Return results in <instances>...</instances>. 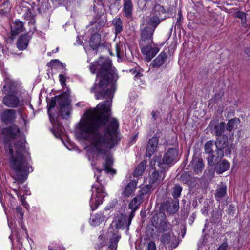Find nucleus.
I'll return each instance as SVG.
<instances>
[{
    "label": "nucleus",
    "mask_w": 250,
    "mask_h": 250,
    "mask_svg": "<svg viewBox=\"0 0 250 250\" xmlns=\"http://www.w3.org/2000/svg\"><path fill=\"white\" fill-rule=\"evenodd\" d=\"M109 104L108 101L100 104L98 108L102 112H93L80 121L77 133L81 139H89L93 151L103 155L105 161L104 170L108 173L115 174L116 170L111 167L113 159L107 150L114 147L119 141L117 135L119 124L116 119L111 117V113L103 112L109 111Z\"/></svg>",
    "instance_id": "1"
},
{
    "label": "nucleus",
    "mask_w": 250,
    "mask_h": 250,
    "mask_svg": "<svg viewBox=\"0 0 250 250\" xmlns=\"http://www.w3.org/2000/svg\"><path fill=\"white\" fill-rule=\"evenodd\" d=\"M20 130L13 125L2 129L3 142L6 155L8 157L11 169L12 177L19 183L22 184L27 179L29 173L31 157L25 147V139L19 136Z\"/></svg>",
    "instance_id": "2"
},
{
    "label": "nucleus",
    "mask_w": 250,
    "mask_h": 250,
    "mask_svg": "<svg viewBox=\"0 0 250 250\" xmlns=\"http://www.w3.org/2000/svg\"><path fill=\"white\" fill-rule=\"evenodd\" d=\"M89 68L93 74L95 73L96 70H98L97 75L100 79L99 86L100 89H103L95 94L96 99H105L106 100L99 104L96 109L87 112V115H90L93 112H102L98 108L99 105L104 104L106 101L110 102V104L108 105L109 111L103 112L104 114L111 113L110 105L116 89L115 83L118 79L115 68L112 67V62L110 60L101 58L97 62L91 64Z\"/></svg>",
    "instance_id": "3"
},
{
    "label": "nucleus",
    "mask_w": 250,
    "mask_h": 250,
    "mask_svg": "<svg viewBox=\"0 0 250 250\" xmlns=\"http://www.w3.org/2000/svg\"><path fill=\"white\" fill-rule=\"evenodd\" d=\"M178 158V151L176 149L170 148L164 155L162 160L159 157H156L155 162L161 169L167 170L172 163L176 161Z\"/></svg>",
    "instance_id": "4"
},
{
    "label": "nucleus",
    "mask_w": 250,
    "mask_h": 250,
    "mask_svg": "<svg viewBox=\"0 0 250 250\" xmlns=\"http://www.w3.org/2000/svg\"><path fill=\"white\" fill-rule=\"evenodd\" d=\"M152 224L159 232L172 230V226L167 220L166 216L163 212H160L153 216Z\"/></svg>",
    "instance_id": "5"
},
{
    "label": "nucleus",
    "mask_w": 250,
    "mask_h": 250,
    "mask_svg": "<svg viewBox=\"0 0 250 250\" xmlns=\"http://www.w3.org/2000/svg\"><path fill=\"white\" fill-rule=\"evenodd\" d=\"M216 146L215 153L217 158H222L224 156L230 155L231 153V149L228 146V139L227 135L217 138L214 143Z\"/></svg>",
    "instance_id": "6"
},
{
    "label": "nucleus",
    "mask_w": 250,
    "mask_h": 250,
    "mask_svg": "<svg viewBox=\"0 0 250 250\" xmlns=\"http://www.w3.org/2000/svg\"><path fill=\"white\" fill-rule=\"evenodd\" d=\"M133 217L132 214L127 215L126 214L122 213L116 216L112 224L117 229H125L126 227V230L128 231Z\"/></svg>",
    "instance_id": "7"
},
{
    "label": "nucleus",
    "mask_w": 250,
    "mask_h": 250,
    "mask_svg": "<svg viewBox=\"0 0 250 250\" xmlns=\"http://www.w3.org/2000/svg\"><path fill=\"white\" fill-rule=\"evenodd\" d=\"M92 190L93 192L95 190L96 192V197L94 198L92 197L90 200L91 208L92 211H94L103 203V199L106 195V193L103 187H97L96 186L93 185Z\"/></svg>",
    "instance_id": "8"
},
{
    "label": "nucleus",
    "mask_w": 250,
    "mask_h": 250,
    "mask_svg": "<svg viewBox=\"0 0 250 250\" xmlns=\"http://www.w3.org/2000/svg\"><path fill=\"white\" fill-rule=\"evenodd\" d=\"M154 32L153 28H150L146 26L141 29V38L139 41V46L146 44H154L153 35Z\"/></svg>",
    "instance_id": "9"
},
{
    "label": "nucleus",
    "mask_w": 250,
    "mask_h": 250,
    "mask_svg": "<svg viewBox=\"0 0 250 250\" xmlns=\"http://www.w3.org/2000/svg\"><path fill=\"white\" fill-rule=\"evenodd\" d=\"M214 145L213 141L209 140L206 142L204 146L205 153L208 155L207 158L208 163L211 166H214L220 159V158H217V154L213 151Z\"/></svg>",
    "instance_id": "10"
},
{
    "label": "nucleus",
    "mask_w": 250,
    "mask_h": 250,
    "mask_svg": "<svg viewBox=\"0 0 250 250\" xmlns=\"http://www.w3.org/2000/svg\"><path fill=\"white\" fill-rule=\"evenodd\" d=\"M226 124L224 122H219L217 120H213L210 122L208 127L211 133H213L218 138L225 136L224 133L226 131Z\"/></svg>",
    "instance_id": "11"
},
{
    "label": "nucleus",
    "mask_w": 250,
    "mask_h": 250,
    "mask_svg": "<svg viewBox=\"0 0 250 250\" xmlns=\"http://www.w3.org/2000/svg\"><path fill=\"white\" fill-rule=\"evenodd\" d=\"M152 45L146 44L144 46H140L142 53L145 56L147 62H150L159 51L156 45L153 47Z\"/></svg>",
    "instance_id": "12"
},
{
    "label": "nucleus",
    "mask_w": 250,
    "mask_h": 250,
    "mask_svg": "<svg viewBox=\"0 0 250 250\" xmlns=\"http://www.w3.org/2000/svg\"><path fill=\"white\" fill-rule=\"evenodd\" d=\"M179 200H173L171 202L166 201L161 204L160 209L172 214L176 213L179 209Z\"/></svg>",
    "instance_id": "13"
},
{
    "label": "nucleus",
    "mask_w": 250,
    "mask_h": 250,
    "mask_svg": "<svg viewBox=\"0 0 250 250\" xmlns=\"http://www.w3.org/2000/svg\"><path fill=\"white\" fill-rule=\"evenodd\" d=\"M161 241L164 245L165 248H163V250H172L178 245V242L176 238L173 239L171 240V235L169 233H165L162 235Z\"/></svg>",
    "instance_id": "14"
},
{
    "label": "nucleus",
    "mask_w": 250,
    "mask_h": 250,
    "mask_svg": "<svg viewBox=\"0 0 250 250\" xmlns=\"http://www.w3.org/2000/svg\"><path fill=\"white\" fill-rule=\"evenodd\" d=\"M17 84L16 83L11 79L6 78L4 80V83L1 91L3 94L7 95L8 94H16Z\"/></svg>",
    "instance_id": "15"
},
{
    "label": "nucleus",
    "mask_w": 250,
    "mask_h": 250,
    "mask_svg": "<svg viewBox=\"0 0 250 250\" xmlns=\"http://www.w3.org/2000/svg\"><path fill=\"white\" fill-rule=\"evenodd\" d=\"M16 94H8L3 98V104L8 107L17 108L20 104V99Z\"/></svg>",
    "instance_id": "16"
},
{
    "label": "nucleus",
    "mask_w": 250,
    "mask_h": 250,
    "mask_svg": "<svg viewBox=\"0 0 250 250\" xmlns=\"http://www.w3.org/2000/svg\"><path fill=\"white\" fill-rule=\"evenodd\" d=\"M189 167L197 174L201 173L204 168V164L202 158L194 155Z\"/></svg>",
    "instance_id": "17"
},
{
    "label": "nucleus",
    "mask_w": 250,
    "mask_h": 250,
    "mask_svg": "<svg viewBox=\"0 0 250 250\" xmlns=\"http://www.w3.org/2000/svg\"><path fill=\"white\" fill-rule=\"evenodd\" d=\"M31 38V36L28 34L21 35L18 39L16 43L17 48L21 51L25 50L28 47Z\"/></svg>",
    "instance_id": "18"
},
{
    "label": "nucleus",
    "mask_w": 250,
    "mask_h": 250,
    "mask_svg": "<svg viewBox=\"0 0 250 250\" xmlns=\"http://www.w3.org/2000/svg\"><path fill=\"white\" fill-rule=\"evenodd\" d=\"M159 139L156 137H153L149 140L146 148V156L151 157L155 152L158 146Z\"/></svg>",
    "instance_id": "19"
},
{
    "label": "nucleus",
    "mask_w": 250,
    "mask_h": 250,
    "mask_svg": "<svg viewBox=\"0 0 250 250\" xmlns=\"http://www.w3.org/2000/svg\"><path fill=\"white\" fill-rule=\"evenodd\" d=\"M15 118L16 112L13 109H5L1 114V121L5 124L12 123Z\"/></svg>",
    "instance_id": "20"
},
{
    "label": "nucleus",
    "mask_w": 250,
    "mask_h": 250,
    "mask_svg": "<svg viewBox=\"0 0 250 250\" xmlns=\"http://www.w3.org/2000/svg\"><path fill=\"white\" fill-rule=\"evenodd\" d=\"M166 171L162 169H161L160 172L154 170L150 176V183L154 184L155 183L159 184L162 182L165 178V172Z\"/></svg>",
    "instance_id": "21"
},
{
    "label": "nucleus",
    "mask_w": 250,
    "mask_h": 250,
    "mask_svg": "<svg viewBox=\"0 0 250 250\" xmlns=\"http://www.w3.org/2000/svg\"><path fill=\"white\" fill-rule=\"evenodd\" d=\"M167 58V55L165 51H162L150 64V66L153 68H158L161 66Z\"/></svg>",
    "instance_id": "22"
},
{
    "label": "nucleus",
    "mask_w": 250,
    "mask_h": 250,
    "mask_svg": "<svg viewBox=\"0 0 250 250\" xmlns=\"http://www.w3.org/2000/svg\"><path fill=\"white\" fill-rule=\"evenodd\" d=\"M23 29V22L19 20H16L13 23V25L11 26V35L10 36V39L13 41L15 36L22 32Z\"/></svg>",
    "instance_id": "23"
},
{
    "label": "nucleus",
    "mask_w": 250,
    "mask_h": 250,
    "mask_svg": "<svg viewBox=\"0 0 250 250\" xmlns=\"http://www.w3.org/2000/svg\"><path fill=\"white\" fill-rule=\"evenodd\" d=\"M214 166L215 171L219 174L223 173L230 167L229 163L226 159H223L220 162L218 161Z\"/></svg>",
    "instance_id": "24"
},
{
    "label": "nucleus",
    "mask_w": 250,
    "mask_h": 250,
    "mask_svg": "<svg viewBox=\"0 0 250 250\" xmlns=\"http://www.w3.org/2000/svg\"><path fill=\"white\" fill-rule=\"evenodd\" d=\"M142 199L143 198L141 196H137L130 201L128 205L129 209L131 210L129 214H132V216L134 217L135 212L142 203Z\"/></svg>",
    "instance_id": "25"
},
{
    "label": "nucleus",
    "mask_w": 250,
    "mask_h": 250,
    "mask_svg": "<svg viewBox=\"0 0 250 250\" xmlns=\"http://www.w3.org/2000/svg\"><path fill=\"white\" fill-rule=\"evenodd\" d=\"M227 186L225 184L221 183L218 185L216 189L214 196L217 201H219L221 199L224 197L227 194Z\"/></svg>",
    "instance_id": "26"
},
{
    "label": "nucleus",
    "mask_w": 250,
    "mask_h": 250,
    "mask_svg": "<svg viewBox=\"0 0 250 250\" xmlns=\"http://www.w3.org/2000/svg\"><path fill=\"white\" fill-rule=\"evenodd\" d=\"M100 42L101 35L98 33L92 34L89 39L90 47L94 50H97L99 46L102 45Z\"/></svg>",
    "instance_id": "27"
},
{
    "label": "nucleus",
    "mask_w": 250,
    "mask_h": 250,
    "mask_svg": "<svg viewBox=\"0 0 250 250\" xmlns=\"http://www.w3.org/2000/svg\"><path fill=\"white\" fill-rule=\"evenodd\" d=\"M121 237V235L118 232L112 234L108 242V248L109 250H117L118 243Z\"/></svg>",
    "instance_id": "28"
},
{
    "label": "nucleus",
    "mask_w": 250,
    "mask_h": 250,
    "mask_svg": "<svg viewBox=\"0 0 250 250\" xmlns=\"http://www.w3.org/2000/svg\"><path fill=\"white\" fill-rule=\"evenodd\" d=\"M24 8L25 11V13L23 15L24 19L29 21L28 23L29 24L34 25L35 23V15L33 13V11H34L33 8L32 7L31 8H29L27 7H24Z\"/></svg>",
    "instance_id": "29"
},
{
    "label": "nucleus",
    "mask_w": 250,
    "mask_h": 250,
    "mask_svg": "<svg viewBox=\"0 0 250 250\" xmlns=\"http://www.w3.org/2000/svg\"><path fill=\"white\" fill-rule=\"evenodd\" d=\"M165 18L158 17L152 15L147 20V23L150 28L155 29L157 26L162 22Z\"/></svg>",
    "instance_id": "30"
},
{
    "label": "nucleus",
    "mask_w": 250,
    "mask_h": 250,
    "mask_svg": "<svg viewBox=\"0 0 250 250\" xmlns=\"http://www.w3.org/2000/svg\"><path fill=\"white\" fill-rule=\"evenodd\" d=\"M57 96V99L59 107L71 105L69 95L66 92Z\"/></svg>",
    "instance_id": "31"
},
{
    "label": "nucleus",
    "mask_w": 250,
    "mask_h": 250,
    "mask_svg": "<svg viewBox=\"0 0 250 250\" xmlns=\"http://www.w3.org/2000/svg\"><path fill=\"white\" fill-rule=\"evenodd\" d=\"M133 7L131 0H124V12L126 17L130 18L132 16Z\"/></svg>",
    "instance_id": "32"
},
{
    "label": "nucleus",
    "mask_w": 250,
    "mask_h": 250,
    "mask_svg": "<svg viewBox=\"0 0 250 250\" xmlns=\"http://www.w3.org/2000/svg\"><path fill=\"white\" fill-rule=\"evenodd\" d=\"M137 183L135 181H130L125 188L124 191V195L126 197H129L135 191Z\"/></svg>",
    "instance_id": "33"
},
{
    "label": "nucleus",
    "mask_w": 250,
    "mask_h": 250,
    "mask_svg": "<svg viewBox=\"0 0 250 250\" xmlns=\"http://www.w3.org/2000/svg\"><path fill=\"white\" fill-rule=\"evenodd\" d=\"M116 35L120 34L123 30V21L120 18H115L112 21Z\"/></svg>",
    "instance_id": "34"
},
{
    "label": "nucleus",
    "mask_w": 250,
    "mask_h": 250,
    "mask_svg": "<svg viewBox=\"0 0 250 250\" xmlns=\"http://www.w3.org/2000/svg\"><path fill=\"white\" fill-rule=\"evenodd\" d=\"M167 11L164 7L160 4H156L153 6L152 10L151 12V15L157 16L158 17H162L161 15L163 14H165Z\"/></svg>",
    "instance_id": "35"
},
{
    "label": "nucleus",
    "mask_w": 250,
    "mask_h": 250,
    "mask_svg": "<svg viewBox=\"0 0 250 250\" xmlns=\"http://www.w3.org/2000/svg\"><path fill=\"white\" fill-rule=\"evenodd\" d=\"M239 121V119L237 118H234L229 120L225 125L226 131L230 132L237 128V124L238 123Z\"/></svg>",
    "instance_id": "36"
},
{
    "label": "nucleus",
    "mask_w": 250,
    "mask_h": 250,
    "mask_svg": "<svg viewBox=\"0 0 250 250\" xmlns=\"http://www.w3.org/2000/svg\"><path fill=\"white\" fill-rule=\"evenodd\" d=\"M50 8L48 0H41L38 6V10L40 13H45Z\"/></svg>",
    "instance_id": "37"
},
{
    "label": "nucleus",
    "mask_w": 250,
    "mask_h": 250,
    "mask_svg": "<svg viewBox=\"0 0 250 250\" xmlns=\"http://www.w3.org/2000/svg\"><path fill=\"white\" fill-rule=\"evenodd\" d=\"M146 166V161H142L137 166L133 172L134 177H138L142 175Z\"/></svg>",
    "instance_id": "38"
},
{
    "label": "nucleus",
    "mask_w": 250,
    "mask_h": 250,
    "mask_svg": "<svg viewBox=\"0 0 250 250\" xmlns=\"http://www.w3.org/2000/svg\"><path fill=\"white\" fill-rule=\"evenodd\" d=\"M60 107V112L61 116L63 119H68L70 115V112L72 110L71 105L64 106Z\"/></svg>",
    "instance_id": "39"
},
{
    "label": "nucleus",
    "mask_w": 250,
    "mask_h": 250,
    "mask_svg": "<svg viewBox=\"0 0 250 250\" xmlns=\"http://www.w3.org/2000/svg\"><path fill=\"white\" fill-rule=\"evenodd\" d=\"M235 16L241 20V25L243 27H246L247 26L246 14L244 12L238 11L235 13Z\"/></svg>",
    "instance_id": "40"
},
{
    "label": "nucleus",
    "mask_w": 250,
    "mask_h": 250,
    "mask_svg": "<svg viewBox=\"0 0 250 250\" xmlns=\"http://www.w3.org/2000/svg\"><path fill=\"white\" fill-rule=\"evenodd\" d=\"M182 191V188L179 184H175L173 188L172 195L174 199L178 200Z\"/></svg>",
    "instance_id": "41"
},
{
    "label": "nucleus",
    "mask_w": 250,
    "mask_h": 250,
    "mask_svg": "<svg viewBox=\"0 0 250 250\" xmlns=\"http://www.w3.org/2000/svg\"><path fill=\"white\" fill-rule=\"evenodd\" d=\"M102 222V219L101 215L96 214L92 215L90 219V223L92 226H96L100 225Z\"/></svg>",
    "instance_id": "42"
},
{
    "label": "nucleus",
    "mask_w": 250,
    "mask_h": 250,
    "mask_svg": "<svg viewBox=\"0 0 250 250\" xmlns=\"http://www.w3.org/2000/svg\"><path fill=\"white\" fill-rule=\"evenodd\" d=\"M222 213L219 211H213L210 219V222L215 224L218 222L221 218Z\"/></svg>",
    "instance_id": "43"
},
{
    "label": "nucleus",
    "mask_w": 250,
    "mask_h": 250,
    "mask_svg": "<svg viewBox=\"0 0 250 250\" xmlns=\"http://www.w3.org/2000/svg\"><path fill=\"white\" fill-rule=\"evenodd\" d=\"M152 188V186L150 185H147L143 187L140 190V195L142 197L143 195H146L148 193Z\"/></svg>",
    "instance_id": "44"
},
{
    "label": "nucleus",
    "mask_w": 250,
    "mask_h": 250,
    "mask_svg": "<svg viewBox=\"0 0 250 250\" xmlns=\"http://www.w3.org/2000/svg\"><path fill=\"white\" fill-rule=\"evenodd\" d=\"M57 98H58L57 96H55L54 97H52L50 101L49 102V103L48 104L47 110H48V113L49 115L50 114V110L51 109L53 108L55 106V105H56V99Z\"/></svg>",
    "instance_id": "45"
},
{
    "label": "nucleus",
    "mask_w": 250,
    "mask_h": 250,
    "mask_svg": "<svg viewBox=\"0 0 250 250\" xmlns=\"http://www.w3.org/2000/svg\"><path fill=\"white\" fill-rule=\"evenodd\" d=\"M56 65H60L62 66L63 68L64 67V65L63 63H62L59 60L55 59L52 60L47 64V66L50 67H55Z\"/></svg>",
    "instance_id": "46"
},
{
    "label": "nucleus",
    "mask_w": 250,
    "mask_h": 250,
    "mask_svg": "<svg viewBox=\"0 0 250 250\" xmlns=\"http://www.w3.org/2000/svg\"><path fill=\"white\" fill-rule=\"evenodd\" d=\"M183 19V17L181 14V12L180 11L178 12V16L177 18V21L175 24V26H177V28H180L181 26L180 22L181 21L182 19Z\"/></svg>",
    "instance_id": "47"
},
{
    "label": "nucleus",
    "mask_w": 250,
    "mask_h": 250,
    "mask_svg": "<svg viewBox=\"0 0 250 250\" xmlns=\"http://www.w3.org/2000/svg\"><path fill=\"white\" fill-rule=\"evenodd\" d=\"M228 247V244L226 241H224L219 246L217 250H227Z\"/></svg>",
    "instance_id": "48"
},
{
    "label": "nucleus",
    "mask_w": 250,
    "mask_h": 250,
    "mask_svg": "<svg viewBox=\"0 0 250 250\" xmlns=\"http://www.w3.org/2000/svg\"><path fill=\"white\" fill-rule=\"evenodd\" d=\"M156 245L153 242H150L147 245V250H156Z\"/></svg>",
    "instance_id": "49"
},
{
    "label": "nucleus",
    "mask_w": 250,
    "mask_h": 250,
    "mask_svg": "<svg viewBox=\"0 0 250 250\" xmlns=\"http://www.w3.org/2000/svg\"><path fill=\"white\" fill-rule=\"evenodd\" d=\"M16 210L17 212L20 214L21 218H22L24 215V212L23 211L22 207L21 206H17L16 208Z\"/></svg>",
    "instance_id": "50"
},
{
    "label": "nucleus",
    "mask_w": 250,
    "mask_h": 250,
    "mask_svg": "<svg viewBox=\"0 0 250 250\" xmlns=\"http://www.w3.org/2000/svg\"><path fill=\"white\" fill-rule=\"evenodd\" d=\"M59 80L62 86L65 85L66 78L64 75H59Z\"/></svg>",
    "instance_id": "51"
},
{
    "label": "nucleus",
    "mask_w": 250,
    "mask_h": 250,
    "mask_svg": "<svg viewBox=\"0 0 250 250\" xmlns=\"http://www.w3.org/2000/svg\"><path fill=\"white\" fill-rule=\"evenodd\" d=\"M130 72L132 74L136 73V74L135 75V77H136V78H139V77H140L141 76V75L140 72H137V71H136V69H131L130 70Z\"/></svg>",
    "instance_id": "52"
},
{
    "label": "nucleus",
    "mask_w": 250,
    "mask_h": 250,
    "mask_svg": "<svg viewBox=\"0 0 250 250\" xmlns=\"http://www.w3.org/2000/svg\"><path fill=\"white\" fill-rule=\"evenodd\" d=\"M151 114H152V118H153V120H155L157 118V117H158V115L159 114V113L157 111H152L151 112Z\"/></svg>",
    "instance_id": "53"
},
{
    "label": "nucleus",
    "mask_w": 250,
    "mask_h": 250,
    "mask_svg": "<svg viewBox=\"0 0 250 250\" xmlns=\"http://www.w3.org/2000/svg\"><path fill=\"white\" fill-rule=\"evenodd\" d=\"M109 3L110 4V5H109V8H110V7L112 4H115L117 2H118L120 1V0H108Z\"/></svg>",
    "instance_id": "54"
},
{
    "label": "nucleus",
    "mask_w": 250,
    "mask_h": 250,
    "mask_svg": "<svg viewBox=\"0 0 250 250\" xmlns=\"http://www.w3.org/2000/svg\"><path fill=\"white\" fill-rule=\"evenodd\" d=\"M77 43L79 45H82L83 44V41L81 40L80 37L78 36L77 38Z\"/></svg>",
    "instance_id": "55"
},
{
    "label": "nucleus",
    "mask_w": 250,
    "mask_h": 250,
    "mask_svg": "<svg viewBox=\"0 0 250 250\" xmlns=\"http://www.w3.org/2000/svg\"><path fill=\"white\" fill-rule=\"evenodd\" d=\"M244 52L247 54L248 56L250 57V47L245 48L244 50Z\"/></svg>",
    "instance_id": "56"
},
{
    "label": "nucleus",
    "mask_w": 250,
    "mask_h": 250,
    "mask_svg": "<svg viewBox=\"0 0 250 250\" xmlns=\"http://www.w3.org/2000/svg\"><path fill=\"white\" fill-rule=\"evenodd\" d=\"M228 210H229V211L228 212V213L229 214L230 211H232L234 210V207L233 206H232L231 205H230L229 206Z\"/></svg>",
    "instance_id": "57"
},
{
    "label": "nucleus",
    "mask_w": 250,
    "mask_h": 250,
    "mask_svg": "<svg viewBox=\"0 0 250 250\" xmlns=\"http://www.w3.org/2000/svg\"><path fill=\"white\" fill-rule=\"evenodd\" d=\"M97 85L96 84H94V85L93 86V87H91L90 91L92 93L95 92V89L96 88Z\"/></svg>",
    "instance_id": "58"
},
{
    "label": "nucleus",
    "mask_w": 250,
    "mask_h": 250,
    "mask_svg": "<svg viewBox=\"0 0 250 250\" xmlns=\"http://www.w3.org/2000/svg\"><path fill=\"white\" fill-rule=\"evenodd\" d=\"M98 0L100 2L101 5H102L103 7H104V0Z\"/></svg>",
    "instance_id": "59"
},
{
    "label": "nucleus",
    "mask_w": 250,
    "mask_h": 250,
    "mask_svg": "<svg viewBox=\"0 0 250 250\" xmlns=\"http://www.w3.org/2000/svg\"><path fill=\"white\" fill-rule=\"evenodd\" d=\"M187 174H183L181 176V179L184 181V178L187 176Z\"/></svg>",
    "instance_id": "60"
},
{
    "label": "nucleus",
    "mask_w": 250,
    "mask_h": 250,
    "mask_svg": "<svg viewBox=\"0 0 250 250\" xmlns=\"http://www.w3.org/2000/svg\"><path fill=\"white\" fill-rule=\"evenodd\" d=\"M116 51H117V54L118 56L119 55V54H120V52H119V47L117 45L116 46Z\"/></svg>",
    "instance_id": "61"
},
{
    "label": "nucleus",
    "mask_w": 250,
    "mask_h": 250,
    "mask_svg": "<svg viewBox=\"0 0 250 250\" xmlns=\"http://www.w3.org/2000/svg\"><path fill=\"white\" fill-rule=\"evenodd\" d=\"M137 134L135 135L133 137V139H132V141H133L135 140L136 139V138H137Z\"/></svg>",
    "instance_id": "62"
},
{
    "label": "nucleus",
    "mask_w": 250,
    "mask_h": 250,
    "mask_svg": "<svg viewBox=\"0 0 250 250\" xmlns=\"http://www.w3.org/2000/svg\"><path fill=\"white\" fill-rule=\"evenodd\" d=\"M3 13H4V11H3V10H1L0 11V14H3Z\"/></svg>",
    "instance_id": "63"
},
{
    "label": "nucleus",
    "mask_w": 250,
    "mask_h": 250,
    "mask_svg": "<svg viewBox=\"0 0 250 250\" xmlns=\"http://www.w3.org/2000/svg\"><path fill=\"white\" fill-rule=\"evenodd\" d=\"M58 50V48L57 47L56 49V51L55 52H54V51H52L53 53H56V52H57Z\"/></svg>",
    "instance_id": "64"
}]
</instances>
